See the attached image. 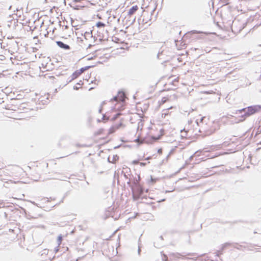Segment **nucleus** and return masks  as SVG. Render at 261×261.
<instances>
[{
    "mask_svg": "<svg viewBox=\"0 0 261 261\" xmlns=\"http://www.w3.org/2000/svg\"><path fill=\"white\" fill-rule=\"evenodd\" d=\"M261 108V106L256 105V106H249L245 108H243L240 110H236L235 112H232L233 114H238V113H242L244 112V114H242L241 116V117L243 119H241L236 122L237 123H239L240 122H242L245 120V119L255 114L257 112L259 111V110Z\"/></svg>",
    "mask_w": 261,
    "mask_h": 261,
    "instance_id": "nucleus-1",
    "label": "nucleus"
},
{
    "mask_svg": "<svg viewBox=\"0 0 261 261\" xmlns=\"http://www.w3.org/2000/svg\"><path fill=\"white\" fill-rule=\"evenodd\" d=\"M240 22L238 20H234L231 24V30L234 33H238L240 32L244 28L242 25H240L238 28V25L239 24Z\"/></svg>",
    "mask_w": 261,
    "mask_h": 261,
    "instance_id": "nucleus-2",
    "label": "nucleus"
},
{
    "mask_svg": "<svg viewBox=\"0 0 261 261\" xmlns=\"http://www.w3.org/2000/svg\"><path fill=\"white\" fill-rule=\"evenodd\" d=\"M126 98L125 94L123 91H119L117 96H115L112 100L113 99L115 101H119L121 102H124Z\"/></svg>",
    "mask_w": 261,
    "mask_h": 261,
    "instance_id": "nucleus-3",
    "label": "nucleus"
},
{
    "mask_svg": "<svg viewBox=\"0 0 261 261\" xmlns=\"http://www.w3.org/2000/svg\"><path fill=\"white\" fill-rule=\"evenodd\" d=\"M56 43L59 47L65 50H69L70 49V47L69 46V45L65 44L62 41H58L56 42Z\"/></svg>",
    "mask_w": 261,
    "mask_h": 261,
    "instance_id": "nucleus-4",
    "label": "nucleus"
},
{
    "mask_svg": "<svg viewBox=\"0 0 261 261\" xmlns=\"http://www.w3.org/2000/svg\"><path fill=\"white\" fill-rule=\"evenodd\" d=\"M81 74L80 73L79 71L78 70H76L74 73H72V74L70 76V77L68 79L67 83H70L73 80L77 78Z\"/></svg>",
    "mask_w": 261,
    "mask_h": 261,
    "instance_id": "nucleus-5",
    "label": "nucleus"
},
{
    "mask_svg": "<svg viewBox=\"0 0 261 261\" xmlns=\"http://www.w3.org/2000/svg\"><path fill=\"white\" fill-rule=\"evenodd\" d=\"M84 37L86 40H88L89 39H92L94 40V38L93 37V35L92 34L91 32H86L84 35Z\"/></svg>",
    "mask_w": 261,
    "mask_h": 261,
    "instance_id": "nucleus-6",
    "label": "nucleus"
},
{
    "mask_svg": "<svg viewBox=\"0 0 261 261\" xmlns=\"http://www.w3.org/2000/svg\"><path fill=\"white\" fill-rule=\"evenodd\" d=\"M138 9V7L137 6H133L128 11V14L129 15H132L134 14Z\"/></svg>",
    "mask_w": 261,
    "mask_h": 261,
    "instance_id": "nucleus-7",
    "label": "nucleus"
},
{
    "mask_svg": "<svg viewBox=\"0 0 261 261\" xmlns=\"http://www.w3.org/2000/svg\"><path fill=\"white\" fill-rule=\"evenodd\" d=\"M160 139V137H158V138H156L155 137H151V138H150V140H146L145 141V142L147 143V144H149V143H152L153 142L157 141L158 139Z\"/></svg>",
    "mask_w": 261,
    "mask_h": 261,
    "instance_id": "nucleus-8",
    "label": "nucleus"
},
{
    "mask_svg": "<svg viewBox=\"0 0 261 261\" xmlns=\"http://www.w3.org/2000/svg\"><path fill=\"white\" fill-rule=\"evenodd\" d=\"M91 67V66H86L85 67H82L79 70H78L80 72V74H82L84 71H85V70L88 69L89 68H90Z\"/></svg>",
    "mask_w": 261,
    "mask_h": 261,
    "instance_id": "nucleus-9",
    "label": "nucleus"
},
{
    "mask_svg": "<svg viewBox=\"0 0 261 261\" xmlns=\"http://www.w3.org/2000/svg\"><path fill=\"white\" fill-rule=\"evenodd\" d=\"M181 137L182 138H186L187 137V132L185 131V129L181 130Z\"/></svg>",
    "mask_w": 261,
    "mask_h": 261,
    "instance_id": "nucleus-10",
    "label": "nucleus"
},
{
    "mask_svg": "<svg viewBox=\"0 0 261 261\" xmlns=\"http://www.w3.org/2000/svg\"><path fill=\"white\" fill-rule=\"evenodd\" d=\"M169 109H165L163 111V113L162 114V117L165 118L166 116L168 115V111Z\"/></svg>",
    "mask_w": 261,
    "mask_h": 261,
    "instance_id": "nucleus-11",
    "label": "nucleus"
},
{
    "mask_svg": "<svg viewBox=\"0 0 261 261\" xmlns=\"http://www.w3.org/2000/svg\"><path fill=\"white\" fill-rule=\"evenodd\" d=\"M138 197H139L141 194L143 193V189L140 187L139 186L138 187Z\"/></svg>",
    "mask_w": 261,
    "mask_h": 261,
    "instance_id": "nucleus-12",
    "label": "nucleus"
},
{
    "mask_svg": "<svg viewBox=\"0 0 261 261\" xmlns=\"http://www.w3.org/2000/svg\"><path fill=\"white\" fill-rule=\"evenodd\" d=\"M96 26L98 28H102L105 26V24L102 22L99 21L97 23Z\"/></svg>",
    "mask_w": 261,
    "mask_h": 261,
    "instance_id": "nucleus-13",
    "label": "nucleus"
},
{
    "mask_svg": "<svg viewBox=\"0 0 261 261\" xmlns=\"http://www.w3.org/2000/svg\"><path fill=\"white\" fill-rule=\"evenodd\" d=\"M121 115V114L120 113H117L116 114H115L113 117V120H116Z\"/></svg>",
    "mask_w": 261,
    "mask_h": 261,
    "instance_id": "nucleus-14",
    "label": "nucleus"
},
{
    "mask_svg": "<svg viewBox=\"0 0 261 261\" xmlns=\"http://www.w3.org/2000/svg\"><path fill=\"white\" fill-rule=\"evenodd\" d=\"M231 117H233V116H232L231 115H227V116H223L222 117V119H225V118L229 119V118H230Z\"/></svg>",
    "mask_w": 261,
    "mask_h": 261,
    "instance_id": "nucleus-15",
    "label": "nucleus"
},
{
    "mask_svg": "<svg viewBox=\"0 0 261 261\" xmlns=\"http://www.w3.org/2000/svg\"><path fill=\"white\" fill-rule=\"evenodd\" d=\"M201 152L200 150L197 151L195 152L194 155L199 156L200 155V153Z\"/></svg>",
    "mask_w": 261,
    "mask_h": 261,
    "instance_id": "nucleus-16",
    "label": "nucleus"
},
{
    "mask_svg": "<svg viewBox=\"0 0 261 261\" xmlns=\"http://www.w3.org/2000/svg\"><path fill=\"white\" fill-rule=\"evenodd\" d=\"M119 159V156L116 155L115 156H113V161H116V160H118Z\"/></svg>",
    "mask_w": 261,
    "mask_h": 261,
    "instance_id": "nucleus-17",
    "label": "nucleus"
},
{
    "mask_svg": "<svg viewBox=\"0 0 261 261\" xmlns=\"http://www.w3.org/2000/svg\"><path fill=\"white\" fill-rule=\"evenodd\" d=\"M140 165L142 166H145L146 165V163H140Z\"/></svg>",
    "mask_w": 261,
    "mask_h": 261,
    "instance_id": "nucleus-18",
    "label": "nucleus"
},
{
    "mask_svg": "<svg viewBox=\"0 0 261 261\" xmlns=\"http://www.w3.org/2000/svg\"><path fill=\"white\" fill-rule=\"evenodd\" d=\"M192 32H193V34H199V33H200V32H198V31H193Z\"/></svg>",
    "mask_w": 261,
    "mask_h": 261,
    "instance_id": "nucleus-19",
    "label": "nucleus"
},
{
    "mask_svg": "<svg viewBox=\"0 0 261 261\" xmlns=\"http://www.w3.org/2000/svg\"><path fill=\"white\" fill-rule=\"evenodd\" d=\"M138 254H140V252H141V248H140V245H139L138 246Z\"/></svg>",
    "mask_w": 261,
    "mask_h": 261,
    "instance_id": "nucleus-20",
    "label": "nucleus"
},
{
    "mask_svg": "<svg viewBox=\"0 0 261 261\" xmlns=\"http://www.w3.org/2000/svg\"><path fill=\"white\" fill-rule=\"evenodd\" d=\"M122 125V123H120L118 124V125H117V126H116V128H119V127H120V126H121Z\"/></svg>",
    "mask_w": 261,
    "mask_h": 261,
    "instance_id": "nucleus-21",
    "label": "nucleus"
},
{
    "mask_svg": "<svg viewBox=\"0 0 261 261\" xmlns=\"http://www.w3.org/2000/svg\"><path fill=\"white\" fill-rule=\"evenodd\" d=\"M158 152L159 153H162V149L161 148L158 149Z\"/></svg>",
    "mask_w": 261,
    "mask_h": 261,
    "instance_id": "nucleus-22",
    "label": "nucleus"
},
{
    "mask_svg": "<svg viewBox=\"0 0 261 261\" xmlns=\"http://www.w3.org/2000/svg\"><path fill=\"white\" fill-rule=\"evenodd\" d=\"M62 237L60 236L58 237V241L61 242V240H62Z\"/></svg>",
    "mask_w": 261,
    "mask_h": 261,
    "instance_id": "nucleus-23",
    "label": "nucleus"
},
{
    "mask_svg": "<svg viewBox=\"0 0 261 261\" xmlns=\"http://www.w3.org/2000/svg\"><path fill=\"white\" fill-rule=\"evenodd\" d=\"M76 84L79 85H82L83 84V83L81 81L80 83H78Z\"/></svg>",
    "mask_w": 261,
    "mask_h": 261,
    "instance_id": "nucleus-24",
    "label": "nucleus"
},
{
    "mask_svg": "<svg viewBox=\"0 0 261 261\" xmlns=\"http://www.w3.org/2000/svg\"><path fill=\"white\" fill-rule=\"evenodd\" d=\"M79 87H77L76 86H74L73 87V89H74V90H78V89H79Z\"/></svg>",
    "mask_w": 261,
    "mask_h": 261,
    "instance_id": "nucleus-25",
    "label": "nucleus"
},
{
    "mask_svg": "<svg viewBox=\"0 0 261 261\" xmlns=\"http://www.w3.org/2000/svg\"><path fill=\"white\" fill-rule=\"evenodd\" d=\"M102 119H103V120H106V116H105V115H103ZM107 120H108V118H107Z\"/></svg>",
    "mask_w": 261,
    "mask_h": 261,
    "instance_id": "nucleus-26",
    "label": "nucleus"
},
{
    "mask_svg": "<svg viewBox=\"0 0 261 261\" xmlns=\"http://www.w3.org/2000/svg\"><path fill=\"white\" fill-rule=\"evenodd\" d=\"M205 51L206 53H209L210 51V50L208 48H206L205 49Z\"/></svg>",
    "mask_w": 261,
    "mask_h": 261,
    "instance_id": "nucleus-27",
    "label": "nucleus"
},
{
    "mask_svg": "<svg viewBox=\"0 0 261 261\" xmlns=\"http://www.w3.org/2000/svg\"><path fill=\"white\" fill-rule=\"evenodd\" d=\"M204 119V117H202V118L200 119V122H202L203 120Z\"/></svg>",
    "mask_w": 261,
    "mask_h": 261,
    "instance_id": "nucleus-28",
    "label": "nucleus"
},
{
    "mask_svg": "<svg viewBox=\"0 0 261 261\" xmlns=\"http://www.w3.org/2000/svg\"><path fill=\"white\" fill-rule=\"evenodd\" d=\"M92 45H92L91 44H89L88 47H87V49H88V48H90Z\"/></svg>",
    "mask_w": 261,
    "mask_h": 261,
    "instance_id": "nucleus-29",
    "label": "nucleus"
},
{
    "mask_svg": "<svg viewBox=\"0 0 261 261\" xmlns=\"http://www.w3.org/2000/svg\"><path fill=\"white\" fill-rule=\"evenodd\" d=\"M133 163L135 164H138V161H133Z\"/></svg>",
    "mask_w": 261,
    "mask_h": 261,
    "instance_id": "nucleus-30",
    "label": "nucleus"
},
{
    "mask_svg": "<svg viewBox=\"0 0 261 261\" xmlns=\"http://www.w3.org/2000/svg\"><path fill=\"white\" fill-rule=\"evenodd\" d=\"M160 238L162 240H163V236H161L160 237Z\"/></svg>",
    "mask_w": 261,
    "mask_h": 261,
    "instance_id": "nucleus-31",
    "label": "nucleus"
},
{
    "mask_svg": "<svg viewBox=\"0 0 261 261\" xmlns=\"http://www.w3.org/2000/svg\"><path fill=\"white\" fill-rule=\"evenodd\" d=\"M101 111H102V108H100L99 110V113H101Z\"/></svg>",
    "mask_w": 261,
    "mask_h": 261,
    "instance_id": "nucleus-32",
    "label": "nucleus"
},
{
    "mask_svg": "<svg viewBox=\"0 0 261 261\" xmlns=\"http://www.w3.org/2000/svg\"><path fill=\"white\" fill-rule=\"evenodd\" d=\"M74 1L75 2H79L80 1V0H74Z\"/></svg>",
    "mask_w": 261,
    "mask_h": 261,
    "instance_id": "nucleus-33",
    "label": "nucleus"
},
{
    "mask_svg": "<svg viewBox=\"0 0 261 261\" xmlns=\"http://www.w3.org/2000/svg\"><path fill=\"white\" fill-rule=\"evenodd\" d=\"M227 245V244H225L223 246V247H222V249H224V247H225V246H226Z\"/></svg>",
    "mask_w": 261,
    "mask_h": 261,
    "instance_id": "nucleus-34",
    "label": "nucleus"
},
{
    "mask_svg": "<svg viewBox=\"0 0 261 261\" xmlns=\"http://www.w3.org/2000/svg\"><path fill=\"white\" fill-rule=\"evenodd\" d=\"M150 159V157H148V158H147L146 159V160H149V159Z\"/></svg>",
    "mask_w": 261,
    "mask_h": 261,
    "instance_id": "nucleus-35",
    "label": "nucleus"
},
{
    "mask_svg": "<svg viewBox=\"0 0 261 261\" xmlns=\"http://www.w3.org/2000/svg\"><path fill=\"white\" fill-rule=\"evenodd\" d=\"M138 140H139V139H138V138H137V139H136L135 140V142H137Z\"/></svg>",
    "mask_w": 261,
    "mask_h": 261,
    "instance_id": "nucleus-36",
    "label": "nucleus"
},
{
    "mask_svg": "<svg viewBox=\"0 0 261 261\" xmlns=\"http://www.w3.org/2000/svg\"><path fill=\"white\" fill-rule=\"evenodd\" d=\"M193 156H194V155H193L191 156H190V159H192V158H193Z\"/></svg>",
    "mask_w": 261,
    "mask_h": 261,
    "instance_id": "nucleus-37",
    "label": "nucleus"
},
{
    "mask_svg": "<svg viewBox=\"0 0 261 261\" xmlns=\"http://www.w3.org/2000/svg\"><path fill=\"white\" fill-rule=\"evenodd\" d=\"M58 249H55V252H58Z\"/></svg>",
    "mask_w": 261,
    "mask_h": 261,
    "instance_id": "nucleus-38",
    "label": "nucleus"
},
{
    "mask_svg": "<svg viewBox=\"0 0 261 261\" xmlns=\"http://www.w3.org/2000/svg\"><path fill=\"white\" fill-rule=\"evenodd\" d=\"M216 256H219V254L217 253V254H216Z\"/></svg>",
    "mask_w": 261,
    "mask_h": 261,
    "instance_id": "nucleus-39",
    "label": "nucleus"
},
{
    "mask_svg": "<svg viewBox=\"0 0 261 261\" xmlns=\"http://www.w3.org/2000/svg\"><path fill=\"white\" fill-rule=\"evenodd\" d=\"M160 54V53H159V54H158V58L159 57Z\"/></svg>",
    "mask_w": 261,
    "mask_h": 261,
    "instance_id": "nucleus-40",
    "label": "nucleus"
},
{
    "mask_svg": "<svg viewBox=\"0 0 261 261\" xmlns=\"http://www.w3.org/2000/svg\"><path fill=\"white\" fill-rule=\"evenodd\" d=\"M196 122H197V124H198V120H196Z\"/></svg>",
    "mask_w": 261,
    "mask_h": 261,
    "instance_id": "nucleus-41",
    "label": "nucleus"
},
{
    "mask_svg": "<svg viewBox=\"0 0 261 261\" xmlns=\"http://www.w3.org/2000/svg\"><path fill=\"white\" fill-rule=\"evenodd\" d=\"M108 161H109V162H111L110 160H109V158H108Z\"/></svg>",
    "mask_w": 261,
    "mask_h": 261,
    "instance_id": "nucleus-42",
    "label": "nucleus"
},
{
    "mask_svg": "<svg viewBox=\"0 0 261 261\" xmlns=\"http://www.w3.org/2000/svg\"><path fill=\"white\" fill-rule=\"evenodd\" d=\"M97 121H98V122H100V120L99 119H98V120H97Z\"/></svg>",
    "mask_w": 261,
    "mask_h": 261,
    "instance_id": "nucleus-43",
    "label": "nucleus"
},
{
    "mask_svg": "<svg viewBox=\"0 0 261 261\" xmlns=\"http://www.w3.org/2000/svg\"><path fill=\"white\" fill-rule=\"evenodd\" d=\"M127 184H130V182H129V181L127 182Z\"/></svg>",
    "mask_w": 261,
    "mask_h": 261,
    "instance_id": "nucleus-44",
    "label": "nucleus"
},
{
    "mask_svg": "<svg viewBox=\"0 0 261 261\" xmlns=\"http://www.w3.org/2000/svg\"><path fill=\"white\" fill-rule=\"evenodd\" d=\"M260 144H261V142L260 143Z\"/></svg>",
    "mask_w": 261,
    "mask_h": 261,
    "instance_id": "nucleus-45",
    "label": "nucleus"
}]
</instances>
